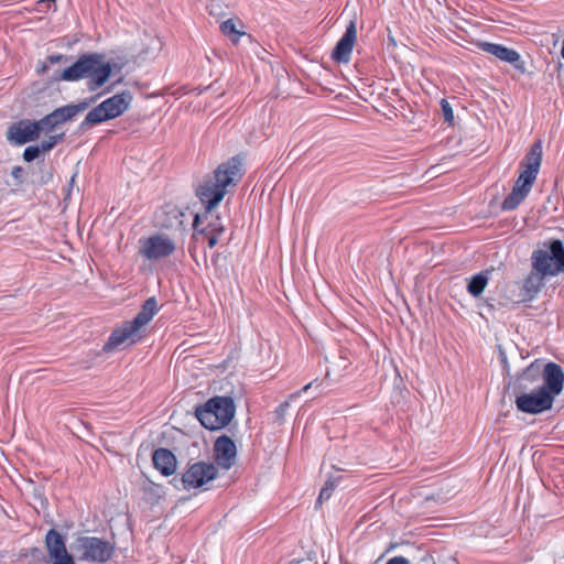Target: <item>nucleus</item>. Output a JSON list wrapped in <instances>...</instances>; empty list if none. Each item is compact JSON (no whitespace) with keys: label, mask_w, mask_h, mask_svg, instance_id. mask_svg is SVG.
I'll return each mask as SVG.
<instances>
[{"label":"nucleus","mask_w":564,"mask_h":564,"mask_svg":"<svg viewBox=\"0 0 564 564\" xmlns=\"http://www.w3.org/2000/svg\"><path fill=\"white\" fill-rule=\"evenodd\" d=\"M241 162L237 158L218 165L212 176L205 177L196 189V195L205 206V209H214L228 193L240 181Z\"/></svg>","instance_id":"obj_1"},{"label":"nucleus","mask_w":564,"mask_h":564,"mask_svg":"<svg viewBox=\"0 0 564 564\" xmlns=\"http://www.w3.org/2000/svg\"><path fill=\"white\" fill-rule=\"evenodd\" d=\"M542 163V143H533L520 164L521 172L510 194L502 202L503 210L516 209L529 195Z\"/></svg>","instance_id":"obj_2"},{"label":"nucleus","mask_w":564,"mask_h":564,"mask_svg":"<svg viewBox=\"0 0 564 564\" xmlns=\"http://www.w3.org/2000/svg\"><path fill=\"white\" fill-rule=\"evenodd\" d=\"M156 313L158 302L155 297L148 299L131 322H126L121 327L111 333L105 345V349L112 350L121 345H132L139 341L143 336V327Z\"/></svg>","instance_id":"obj_3"},{"label":"nucleus","mask_w":564,"mask_h":564,"mask_svg":"<svg viewBox=\"0 0 564 564\" xmlns=\"http://www.w3.org/2000/svg\"><path fill=\"white\" fill-rule=\"evenodd\" d=\"M236 406L229 397H214L197 406L195 414L202 425L212 431L227 426L235 415Z\"/></svg>","instance_id":"obj_4"},{"label":"nucleus","mask_w":564,"mask_h":564,"mask_svg":"<svg viewBox=\"0 0 564 564\" xmlns=\"http://www.w3.org/2000/svg\"><path fill=\"white\" fill-rule=\"evenodd\" d=\"M532 268L550 276L564 272V246L558 239L545 242L542 248L532 252Z\"/></svg>","instance_id":"obj_5"},{"label":"nucleus","mask_w":564,"mask_h":564,"mask_svg":"<svg viewBox=\"0 0 564 564\" xmlns=\"http://www.w3.org/2000/svg\"><path fill=\"white\" fill-rule=\"evenodd\" d=\"M73 552L79 561L84 562H107L113 553V546L97 536H79L72 544Z\"/></svg>","instance_id":"obj_6"},{"label":"nucleus","mask_w":564,"mask_h":564,"mask_svg":"<svg viewBox=\"0 0 564 564\" xmlns=\"http://www.w3.org/2000/svg\"><path fill=\"white\" fill-rule=\"evenodd\" d=\"M132 101V95L129 91L116 94L93 108L86 116L85 122L89 124H99L104 121L115 119L128 110Z\"/></svg>","instance_id":"obj_7"},{"label":"nucleus","mask_w":564,"mask_h":564,"mask_svg":"<svg viewBox=\"0 0 564 564\" xmlns=\"http://www.w3.org/2000/svg\"><path fill=\"white\" fill-rule=\"evenodd\" d=\"M175 249V241L164 234H155L139 240V253L149 261L167 258Z\"/></svg>","instance_id":"obj_8"},{"label":"nucleus","mask_w":564,"mask_h":564,"mask_svg":"<svg viewBox=\"0 0 564 564\" xmlns=\"http://www.w3.org/2000/svg\"><path fill=\"white\" fill-rule=\"evenodd\" d=\"M218 475V469L213 463L197 462L187 468L180 479L174 478V482H181L186 490L198 489L214 480ZM177 486V484H174Z\"/></svg>","instance_id":"obj_9"},{"label":"nucleus","mask_w":564,"mask_h":564,"mask_svg":"<svg viewBox=\"0 0 564 564\" xmlns=\"http://www.w3.org/2000/svg\"><path fill=\"white\" fill-rule=\"evenodd\" d=\"M553 402V395L545 388L539 387L529 393L518 395L516 399L517 409L529 414H539L550 410Z\"/></svg>","instance_id":"obj_10"},{"label":"nucleus","mask_w":564,"mask_h":564,"mask_svg":"<svg viewBox=\"0 0 564 564\" xmlns=\"http://www.w3.org/2000/svg\"><path fill=\"white\" fill-rule=\"evenodd\" d=\"M214 458L217 465L225 470L230 469L235 465L237 447L229 436L221 435L215 441Z\"/></svg>","instance_id":"obj_11"},{"label":"nucleus","mask_w":564,"mask_h":564,"mask_svg":"<svg viewBox=\"0 0 564 564\" xmlns=\"http://www.w3.org/2000/svg\"><path fill=\"white\" fill-rule=\"evenodd\" d=\"M479 47L498 59L511 64L516 69L522 73L525 72L524 63L521 61V56L516 50L490 42H481Z\"/></svg>","instance_id":"obj_12"},{"label":"nucleus","mask_w":564,"mask_h":564,"mask_svg":"<svg viewBox=\"0 0 564 564\" xmlns=\"http://www.w3.org/2000/svg\"><path fill=\"white\" fill-rule=\"evenodd\" d=\"M41 134V128L36 121L22 120L11 126L8 130V139L15 144H24L34 141Z\"/></svg>","instance_id":"obj_13"},{"label":"nucleus","mask_w":564,"mask_h":564,"mask_svg":"<svg viewBox=\"0 0 564 564\" xmlns=\"http://www.w3.org/2000/svg\"><path fill=\"white\" fill-rule=\"evenodd\" d=\"M356 39H357L356 23H355V21H350L344 35L337 42V44L332 53L333 59L338 63H348L350 59V55H351Z\"/></svg>","instance_id":"obj_14"},{"label":"nucleus","mask_w":564,"mask_h":564,"mask_svg":"<svg viewBox=\"0 0 564 564\" xmlns=\"http://www.w3.org/2000/svg\"><path fill=\"white\" fill-rule=\"evenodd\" d=\"M544 384L539 388H545L553 399L560 395L564 388V372L560 365L547 362L543 369Z\"/></svg>","instance_id":"obj_15"},{"label":"nucleus","mask_w":564,"mask_h":564,"mask_svg":"<svg viewBox=\"0 0 564 564\" xmlns=\"http://www.w3.org/2000/svg\"><path fill=\"white\" fill-rule=\"evenodd\" d=\"M95 63L94 54H85L80 56L73 65L65 68L59 79L65 82H77L89 76L91 67Z\"/></svg>","instance_id":"obj_16"},{"label":"nucleus","mask_w":564,"mask_h":564,"mask_svg":"<svg viewBox=\"0 0 564 564\" xmlns=\"http://www.w3.org/2000/svg\"><path fill=\"white\" fill-rule=\"evenodd\" d=\"M193 226L198 234L223 235L226 230L221 218L213 209H206L203 215H196Z\"/></svg>","instance_id":"obj_17"},{"label":"nucleus","mask_w":564,"mask_h":564,"mask_svg":"<svg viewBox=\"0 0 564 564\" xmlns=\"http://www.w3.org/2000/svg\"><path fill=\"white\" fill-rule=\"evenodd\" d=\"M95 63L88 78V88L95 91L100 88L110 77L112 68L110 63H104L99 54L94 53Z\"/></svg>","instance_id":"obj_18"},{"label":"nucleus","mask_w":564,"mask_h":564,"mask_svg":"<svg viewBox=\"0 0 564 564\" xmlns=\"http://www.w3.org/2000/svg\"><path fill=\"white\" fill-rule=\"evenodd\" d=\"M152 460L155 469H158L163 476H171L176 470V457L170 449H155L152 455Z\"/></svg>","instance_id":"obj_19"},{"label":"nucleus","mask_w":564,"mask_h":564,"mask_svg":"<svg viewBox=\"0 0 564 564\" xmlns=\"http://www.w3.org/2000/svg\"><path fill=\"white\" fill-rule=\"evenodd\" d=\"M45 547L52 560L70 555L66 549L64 536L55 529L47 531L45 535Z\"/></svg>","instance_id":"obj_20"},{"label":"nucleus","mask_w":564,"mask_h":564,"mask_svg":"<svg viewBox=\"0 0 564 564\" xmlns=\"http://www.w3.org/2000/svg\"><path fill=\"white\" fill-rule=\"evenodd\" d=\"M545 276L547 275L533 269L523 282V290L531 296L538 294L544 285Z\"/></svg>","instance_id":"obj_21"},{"label":"nucleus","mask_w":564,"mask_h":564,"mask_svg":"<svg viewBox=\"0 0 564 564\" xmlns=\"http://www.w3.org/2000/svg\"><path fill=\"white\" fill-rule=\"evenodd\" d=\"M489 281V272L482 271L475 274L467 284V291L474 297L481 295Z\"/></svg>","instance_id":"obj_22"},{"label":"nucleus","mask_w":564,"mask_h":564,"mask_svg":"<svg viewBox=\"0 0 564 564\" xmlns=\"http://www.w3.org/2000/svg\"><path fill=\"white\" fill-rule=\"evenodd\" d=\"M239 26L242 28L240 20L227 19L220 24V31L224 35L229 37L231 42L237 43L239 37L245 34Z\"/></svg>","instance_id":"obj_23"},{"label":"nucleus","mask_w":564,"mask_h":564,"mask_svg":"<svg viewBox=\"0 0 564 564\" xmlns=\"http://www.w3.org/2000/svg\"><path fill=\"white\" fill-rule=\"evenodd\" d=\"M540 373H541L540 365L536 360V361L532 362L530 366H528L525 368V370L522 372V375L520 377L519 388L523 389V390L528 389V386L524 384L525 381H528L530 383L538 382L540 380Z\"/></svg>","instance_id":"obj_24"},{"label":"nucleus","mask_w":564,"mask_h":564,"mask_svg":"<svg viewBox=\"0 0 564 564\" xmlns=\"http://www.w3.org/2000/svg\"><path fill=\"white\" fill-rule=\"evenodd\" d=\"M83 109H84V107L78 106V105H67V106L59 107V108L55 109L52 112L53 113L52 118H55L56 121L58 122V124H61V123L72 119L73 117H75Z\"/></svg>","instance_id":"obj_25"},{"label":"nucleus","mask_w":564,"mask_h":564,"mask_svg":"<svg viewBox=\"0 0 564 564\" xmlns=\"http://www.w3.org/2000/svg\"><path fill=\"white\" fill-rule=\"evenodd\" d=\"M206 9L210 15L216 18H224L228 11V4L225 0H207Z\"/></svg>","instance_id":"obj_26"},{"label":"nucleus","mask_w":564,"mask_h":564,"mask_svg":"<svg viewBox=\"0 0 564 564\" xmlns=\"http://www.w3.org/2000/svg\"><path fill=\"white\" fill-rule=\"evenodd\" d=\"M21 556L30 558L28 564H41L44 560V554L39 547H31L21 553Z\"/></svg>","instance_id":"obj_27"},{"label":"nucleus","mask_w":564,"mask_h":564,"mask_svg":"<svg viewBox=\"0 0 564 564\" xmlns=\"http://www.w3.org/2000/svg\"><path fill=\"white\" fill-rule=\"evenodd\" d=\"M52 117L53 113L51 112L41 120L36 121L37 127L41 128V132H51L56 126H58L56 119Z\"/></svg>","instance_id":"obj_28"},{"label":"nucleus","mask_w":564,"mask_h":564,"mask_svg":"<svg viewBox=\"0 0 564 564\" xmlns=\"http://www.w3.org/2000/svg\"><path fill=\"white\" fill-rule=\"evenodd\" d=\"M63 139V133L51 135L47 139L43 140L39 145L41 149V153L47 152L52 150L61 140Z\"/></svg>","instance_id":"obj_29"},{"label":"nucleus","mask_w":564,"mask_h":564,"mask_svg":"<svg viewBox=\"0 0 564 564\" xmlns=\"http://www.w3.org/2000/svg\"><path fill=\"white\" fill-rule=\"evenodd\" d=\"M41 154V149L40 147L37 145H31V147H28L25 148L24 152H23V159L26 161V162H32L34 161L35 159H37Z\"/></svg>","instance_id":"obj_30"},{"label":"nucleus","mask_w":564,"mask_h":564,"mask_svg":"<svg viewBox=\"0 0 564 564\" xmlns=\"http://www.w3.org/2000/svg\"><path fill=\"white\" fill-rule=\"evenodd\" d=\"M441 107L445 121L452 122L454 119V113L449 102L446 99H442Z\"/></svg>","instance_id":"obj_31"},{"label":"nucleus","mask_w":564,"mask_h":564,"mask_svg":"<svg viewBox=\"0 0 564 564\" xmlns=\"http://www.w3.org/2000/svg\"><path fill=\"white\" fill-rule=\"evenodd\" d=\"M332 488L330 487H323L321 489L319 496L317 498V503H322L324 500H327L332 496Z\"/></svg>","instance_id":"obj_32"},{"label":"nucleus","mask_w":564,"mask_h":564,"mask_svg":"<svg viewBox=\"0 0 564 564\" xmlns=\"http://www.w3.org/2000/svg\"><path fill=\"white\" fill-rule=\"evenodd\" d=\"M203 235L207 238L208 247L210 249L214 248L218 243L219 237L221 236V235H218V234H203Z\"/></svg>","instance_id":"obj_33"},{"label":"nucleus","mask_w":564,"mask_h":564,"mask_svg":"<svg viewBox=\"0 0 564 564\" xmlns=\"http://www.w3.org/2000/svg\"><path fill=\"white\" fill-rule=\"evenodd\" d=\"M313 383H314V381H312V382L307 383V384H306V386H304L301 390H299V391H296V392H294V393H291V394L289 395V399L292 401V400H294V399L299 398L302 393H304V392L308 391V390L312 388Z\"/></svg>","instance_id":"obj_34"},{"label":"nucleus","mask_w":564,"mask_h":564,"mask_svg":"<svg viewBox=\"0 0 564 564\" xmlns=\"http://www.w3.org/2000/svg\"><path fill=\"white\" fill-rule=\"evenodd\" d=\"M52 564H75L73 555L54 558Z\"/></svg>","instance_id":"obj_35"},{"label":"nucleus","mask_w":564,"mask_h":564,"mask_svg":"<svg viewBox=\"0 0 564 564\" xmlns=\"http://www.w3.org/2000/svg\"><path fill=\"white\" fill-rule=\"evenodd\" d=\"M386 564H410V562L404 556H393Z\"/></svg>","instance_id":"obj_36"},{"label":"nucleus","mask_w":564,"mask_h":564,"mask_svg":"<svg viewBox=\"0 0 564 564\" xmlns=\"http://www.w3.org/2000/svg\"><path fill=\"white\" fill-rule=\"evenodd\" d=\"M66 57L62 54H53V55H50L47 57V61L51 63V64H56V63H59L61 61L65 59Z\"/></svg>","instance_id":"obj_37"},{"label":"nucleus","mask_w":564,"mask_h":564,"mask_svg":"<svg viewBox=\"0 0 564 564\" xmlns=\"http://www.w3.org/2000/svg\"><path fill=\"white\" fill-rule=\"evenodd\" d=\"M12 176L14 178H19L22 174V169L20 166H15L12 172H11Z\"/></svg>","instance_id":"obj_38"},{"label":"nucleus","mask_w":564,"mask_h":564,"mask_svg":"<svg viewBox=\"0 0 564 564\" xmlns=\"http://www.w3.org/2000/svg\"><path fill=\"white\" fill-rule=\"evenodd\" d=\"M290 406V402L289 401H285L283 403H281L278 408V412L280 413H283L286 411V409Z\"/></svg>","instance_id":"obj_39"},{"label":"nucleus","mask_w":564,"mask_h":564,"mask_svg":"<svg viewBox=\"0 0 564 564\" xmlns=\"http://www.w3.org/2000/svg\"><path fill=\"white\" fill-rule=\"evenodd\" d=\"M336 486V482L333 481V480H328L326 481V484L324 485V487H330L332 490L334 489V487Z\"/></svg>","instance_id":"obj_40"},{"label":"nucleus","mask_w":564,"mask_h":564,"mask_svg":"<svg viewBox=\"0 0 564 564\" xmlns=\"http://www.w3.org/2000/svg\"><path fill=\"white\" fill-rule=\"evenodd\" d=\"M561 55H562V57L564 59V39H563V42H562Z\"/></svg>","instance_id":"obj_41"},{"label":"nucleus","mask_w":564,"mask_h":564,"mask_svg":"<svg viewBox=\"0 0 564 564\" xmlns=\"http://www.w3.org/2000/svg\"><path fill=\"white\" fill-rule=\"evenodd\" d=\"M46 69H47L46 65H43L42 68H41L42 72H45Z\"/></svg>","instance_id":"obj_42"}]
</instances>
